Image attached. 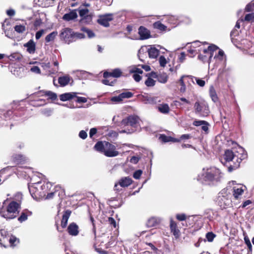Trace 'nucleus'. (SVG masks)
Returning a JSON list of instances; mask_svg holds the SVG:
<instances>
[{"label":"nucleus","instance_id":"39","mask_svg":"<svg viewBox=\"0 0 254 254\" xmlns=\"http://www.w3.org/2000/svg\"><path fill=\"white\" fill-rule=\"evenodd\" d=\"M9 242L11 247H14L19 243V241L15 236H11L9 239Z\"/></svg>","mask_w":254,"mask_h":254},{"label":"nucleus","instance_id":"12","mask_svg":"<svg viewBox=\"0 0 254 254\" xmlns=\"http://www.w3.org/2000/svg\"><path fill=\"white\" fill-rule=\"evenodd\" d=\"M210 47L211 45L209 46L207 48L200 47V49H198L199 53H200V54L198 56V59L200 60H201L202 62L208 61L209 63L213 62L212 57H210V55L208 53H205L203 51L204 50H206V51L209 50V48Z\"/></svg>","mask_w":254,"mask_h":254},{"label":"nucleus","instance_id":"5","mask_svg":"<svg viewBox=\"0 0 254 254\" xmlns=\"http://www.w3.org/2000/svg\"><path fill=\"white\" fill-rule=\"evenodd\" d=\"M194 113L201 117H206L209 114L207 103L203 99H197L193 105Z\"/></svg>","mask_w":254,"mask_h":254},{"label":"nucleus","instance_id":"18","mask_svg":"<svg viewBox=\"0 0 254 254\" xmlns=\"http://www.w3.org/2000/svg\"><path fill=\"white\" fill-rule=\"evenodd\" d=\"M170 227L171 232L176 239H178L180 236V231L177 228L176 223L172 219L170 220Z\"/></svg>","mask_w":254,"mask_h":254},{"label":"nucleus","instance_id":"49","mask_svg":"<svg viewBox=\"0 0 254 254\" xmlns=\"http://www.w3.org/2000/svg\"><path fill=\"white\" fill-rule=\"evenodd\" d=\"M54 65L55 66H57V67L54 69H53L52 70H49V73L50 74H55L58 71V70H59V68H58L59 63H58V62L57 61H55L54 62Z\"/></svg>","mask_w":254,"mask_h":254},{"label":"nucleus","instance_id":"45","mask_svg":"<svg viewBox=\"0 0 254 254\" xmlns=\"http://www.w3.org/2000/svg\"><path fill=\"white\" fill-rule=\"evenodd\" d=\"M254 20V13H249L246 15L244 21L252 22Z\"/></svg>","mask_w":254,"mask_h":254},{"label":"nucleus","instance_id":"36","mask_svg":"<svg viewBox=\"0 0 254 254\" xmlns=\"http://www.w3.org/2000/svg\"><path fill=\"white\" fill-rule=\"evenodd\" d=\"M159 111L163 114H167L169 112L170 108L166 104H161L158 107Z\"/></svg>","mask_w":254,"mask_h":254},{"label":"nucleus","instance_id":"47","mask_svg":"<svg viewBox=\"0 0 254 254\" xmlns=\"http://www.w3.org/2000/svg\"><path fill=\"white\" fill-rule=\"evenodd\" d=\"M147 86H153L155 84V81L151 78H148L145 82Z\"/></svg>","mask_w":254,"mask_h":254},{"label":"nucleus","instance_id":"28","mask_svg":"<svg viewBox=\"0 0 254 254\" xmlns=\"http://www.w3.org/2000/svg\"><path fill=\"white\" fill-rule=\"evenodd\" d=\"M70 211L66 210L63 214L61 221V226L63 228H65L66 226L68 218L70 215Z\"/></svg>","mask_w":254,"mask_h":254},{"label":"nucleus","instance_id":"54","mask_svg":"<svg viewBox=\"0 0 254 254\" xmlns=\"http://www.w3.org/2000/svg\"><path fill=\"white\" fill-rule=\"evenodd\" d=\"M130 72L136 74H142L143 73V71L141 69L135 67H132L130 69Z\"/></svg>","mask_w":254,"mask_h":254},{"label":"nucleus","instance_id":"19","mask_svg":"<svg viewBox=\"0 0 254 254\" xmlns=\"http://www.w3.org/2000/svg\"><path fill=\"white\" fill-rule=\"evenodd\" d=\"M122 74V71L119 68H116L111 72L106 71L103 74V76L105 78L110 77H119Z\"/></svg>","mask_w":254,"mask_h":254},{"label":"nucleus","instance_id":"64","mask_svg":"<svg viewBox=\"0 0 254 254\" xmlns=\"http://www.w3.org/2000/svg\"><path fill=\"white\" fill-rule=\"evenodd\" d=\"M30 70L32 72H34L36 73H40V69L37 66H33L30 69Z\"/></svg>","mask_w":254,"mask_h":254},{"label":"nucleus","instance_id":"41","mask_svg":"<svg viewBox=\"0 0 254 254\" xmlns=\"http://www.w3.org/2000/svg\"><path fill=\"white\" fill-rule=\"evenodd\" d=\"M176 102L178 103V105L181 106H184L185 104L190 105L191 104L190 101L184 97L180 98L179 101H176Z\"/></svg>","mask_w":254,"mask_h":254},{"label":"nucleus","instance_id":"17","mask_svg":"<svg viewBox=\"0 0 254 254\" xmlns=\"http://www.w3.org/2000/svg\"><path fill=\"white\" fill-rule=\"evenodd\" d=\"M138 34L140 36V39L145 40L151 37L149 31L143 26H140L138 29Z\"/></svg>","mask_w":254,"mask_h":254},{"label":"nucleus","instance_id":"31","mask_svg":"<svg viewBox=\"0 0 254 254\" xmlns=\"http://www.w3.org/2000/svg\"><path fill=\"white\" fill-rule=\"evenodd\" d=\"M27 159L22 155H15L13 157V161L17 164H22L26 161Z\"/></svg>","mask_w":254,"mask_h":254},{"label":"nucleus","instance_id":"50","mask_svg":"<svg viewBox=\"0 0 254 254\" xmlns=\"http://www.w3.org/2000/svg\"><path fill=\"white\" fill-rule=\"evenodd\" d=\"M159 62L160 66H162V67H164L167 64L166 59L163 56H161L160 57L159 59Z\"/></svg>","mask_w":254,"mask_h":254},{"label":"nucleus","instance_id":"22","mask_svg":"<svg viewBox=\"0 0 254 254\" xmlns=\"http://www.w3.org/2000/svg\"><path fill=\"white\" fill-rule=\"evenodd\" d=\"M71 79V78L69 75H65L59 78L58 82L61 86L64 87L69 83Z\"/></svg>","mask_w":254,"mask_h":254},{"label":"nucleus","instance_id":"32","mask_svg":"<svg viewBox=\"0 0 254 254\" xmlns=\"http://www.w3.org/2000/svg\"><path fill=\"white\" fill-rule=\"evenodd\" d=\"M158 81L162 83H165L168 81V76L166 73L163 72L159 74L156 76Z\"/></svg>","mask_w":254,"mask_h":254},{"label":"nucleus","instance_id":"57","mask_svg":"<svg viewBox=\"0 0 254 254\" xmlns=\"http://www.w3.org/2000/svg\"><path fill=\"white\" fill-rule=\"evenodd\" d=\"M244 240L246 244L248 246L249 249L250 250H252V246L250 240H249V238L248 237H245Z\"/></svg>","mask_w":254,"mask_h":254},{"label":"nucleus","instance_id":"30","mask_svg":"<svg viewBox=\"0 0 254 254\" xmlns=\"http://www.w3.org/2000/svg\"><path fill=\"white\" fill-rule=\"evenodd\" d=\"M88 12L89 10L87 8L80 9L79 10V15L82 17L81 20H83L84 19H87L90 21L91 20V16L88 15Z\"/></svg>","mask_w":254,"mask_h":254},{"label":"nucleus","instance_id":"40","mask_svg":"<svg viewBox=\"0 0 254 254\" xmlns=\"http://www.w3.org/2000/svg\"><path fill=\"white\" fill-rule=\"evenodd\" d=\"M243 21H244L243 19H240L237 21V22L236 24L235 27V29H234L231 32V36H232V35L235 36V35H237L238 34V32L236 33L237 29H239L240 28V23Z\"/></svg>","mask_w":254,"mask_h":254},{"label":"nucleus","instance_id":"1","mask_svg":"<svg viewBox=\"0 0 254 254\" xmlns=\"http://www.w3.org/2000/svg\"><path fill=\"white\" fill-rule=\"evenodd\" d=\"M222 173L215 167H205L198 175L197 180L202 183L213 185L220 181Z\"/></svg>","mask_w":254,"mask_h":254},{"label":"nucleus","instance_id":"4","mask_svg":"<svg viewBox=\"0 0 254 254\" xmlns=\"http://www.w3.org/2000/svg\"><path fill=\"white\" fill-rule=\"evenodd\" d=\"M231 190L227 187L218 193L217 202L222 208H225L231 205Z\"/></svg>","mask_w":254,"mask_h":254},{"label":"nucleus","instance_id":"34","mask_svg":"<svg viewBox=\"0 0 254 254\" xmlns=\"http://www.w3.org/2000/svg\"><path fill=\"white\" fill-rule=\"evenodd\" d=\"M41 182L40 181V191L43 192V196L45 195V192L48 190V189L50 187L52 186L51 184L50 183H47L46 184H44L43 185H41Z\"/></svg>","mask_w":254,"mask_h":254},{"label":"nucleus","instance_id":"21","mask_svg":"<svg viewBox=\"0 0 254 254\" xmlns=\"http://www.w3.org/2000/svg\"><path fill=\"white\" fill-rule=\"evenodd\" d=\"M76 92H68L62 94L60 95V99L62 101L70 100L76 97Z\"/></svg>","mask_w":254,"mask_h":254},{"label":"nucleus","instance_id":"11","mask_svg":"<svg viewBox=\"0 0 254 254\" xmlns=\"http://www.w3.org/2000/svg\"><path fill=\"white\" fill-rule=\"evenodd\" d=\"M139 119L135 116H130L123 119L121 124L124 126H130L133 127H136L139 123Z\"/></svg>","mask_w":254,"mask_h":254},{"label":"nucleus","instance_id":"35","mask_svg":"<svg viewBox=\"0 0 254 254\" xmlns=\"http://www.w3.org/2000/svg\"><path fill=\"white\" fill-rule=\"evenodd\" d=\"M154 28L157 29L161 31H165L167 30V26L163 24L160 21H157L153 24Z\"/></svg>","mask_w":254,"mask_h":254},{"label":"nucleus","instance_id":"48","mask_svg":"<svg viewBox=\"0 0 254 254\" xmlns=\"http://www.w3.org/2000/svg\"><path fill=\"white\" fill-rule=\"evenodd\" d=\"M192 77L193 78V80H195L197 84L199 86L203 87L205 85V82L204 80L194 76H192Z\"/></svg>","mask_w":254,"mask_h":254},{"label":"nucleus","instance_id":"16","mask_svg":"<svg viewBox=\"0 0 254 254\" xmlns=\"http://www.w3.org/2000/svg\"><path fill=\"white\" fill-rule=\"evenodd\" d=\"M147 53L151 59H156L159 54V50L155 46H147Z\"/></svg>","mask_w":254,"mask_h":254},{"label":"nucleus","instance_id":"38","mask_svg":"<svg viewBox=\"0 0 254 254\" xmlns=\"http://www.w3.org/2000/svg\"><path fill=\"white\" fill-rule=\"evenodd\" d=\"M14 28L15 31L18 33H23L26 30L25 25L23 24L16 25Z\"/></svg>","mask_w":254,"mask_h":254},{"label":"nucleus","instance_id":"46","mask_svg":"<svg viewBox=\"0 0 254 254\" xmlns=\"http://www.w3.org/2000/svg\"><path fill=\"white\" fill-rule=\"evenodd\" d=\"M82 31L85 32L87 34V36L90 38H93L95 36V34L93 31L86 28H82Z\"/></svg>","mask_w":254,"mask_h":254},{"label":"nucleus","instance_id":"44","mask_svg":"<svg viewBox=\"0 0 254 254\" xmlns=\"http://www.w3.org/2000/svg\"><path fill=\"white\" fill-rule=\"evenodd\" d=\"M122 100L125 98H130L133 96V94L129 91H127L125 92H123L120 94Z\"/></svg>","mask_w":254,"mask_h":254},{"label":"nucleus","instance_id":"43","mask_svg":"<svg viewBox=\"0 0 254 254\" xmlns=\"http://www.w3.org/2000/svg\"><path fill=\"white\" fill-rule=\"evenodd\" d=\"M147 52V46H142L138 51V56L140 59L142 58V55Z\"/></svg>","mask_w":254,"mask_h":254},{"label":"nucleus","instance_id":"60","mask_svg":"<svg viewBox=\"0 0 254 254\" xmlns=\"http://www.w3.org/2000/svg\"><path fill=\"white\" fill-rule=\"evenodd\" d=\"M176 218L179 221H184L186 220L187 217L185 214H178L176 215Z\"/></svg>","mask_w":254,"mask_h":254},{"label":"nucleus","instance_id":"25","mask_svg":"<svg viewBox=\"0 0 254 254\" xmlns=\"http://www.w3.org/2000/svg\"><path fill=\"white\" fill-rule=\"evenodd\" d=\"M77 17V14L76 10H73L69 13H65L64 15L63 19L66 21H70L76 18Z\"/></svg>","mask_w":254,"mask_h":254},{"label":"nucleus","instance_id":"37","mask_svg":"<svg viewBox=\"0 0 254 254\" xmlns=\"http://www.w3.org/2000/svg\"><path fill=\"white\" fill-rule=\"evenodd\" d=\"M209 94L212 101L216 102L218 100V97L215 90L213 86H211L209 89Z\"/></svg>","mask_w":254,"mask_h":254},{"label":"nucleus","instance_id":"10","mask_svg":"<svg viewBox=\"0 0 254 254\" xmlns=\"http://www.w3.org/2000/svg\"><path fill=\"white\" fill-rule=\"evenodd\" d=\"M105 149L104 150V155L109 157H113L118 156L119 154V152L116 150L117 147L115 145L109 143L107 142L105 144Z\"/></svg>","mask_w":254,"mask_h":254},{"label":"nucleus","instance_id":"51","mask_svg":"<svg viewBox=\"0 0 254 254\" xmlns=\"http://www.w3.org/2000/svg\"><path fill=\"white\" fill-rule=\"evenodd\" d=\"M46 32V30L41 29L37 31L35 34V38L36 40H39Z\"/></svg>","mask_w":254,"mask_h":254},{"label":"nucleus","instance_id":"20","mask_svg":"<svg viewBox=\"0 0 254 254\" xmlns=\"http://www.w3.org/2000/svg\"><path fill=\"white\" fill-rule=\"evenodd\" d=\"M67 231L69 235L77 236L79 233L78 226L75 223H71L68 226Z\"/></svg>","mask_w":254,"mask_h":254},{"label":"nucleus","instance_id":"59","mask_svg":"<svg viewBox=\"0 0 254 254\" xmlns=\"http://www.w3.org/2000/svg\"><path fill=\"white\" fill-rule=\"evenodd\" d=\"M27 219V215L24 213H22L20 216L18 218V220L20 222H22Z\"/></svg>","mask_w":254,"mask_h":254},{"label":"nucleus","instance_id":"29","mask_svg":"<svg viewBox=\"0 0 254 254\" xmlns=\"http://www.w3.org/2000/svg\"><path fill=\"white\" fill-rule=\"evenodd\" d=\"M107 141H98L94 146L95 149L99 152L104 153L105 144H107Z\"/></svg>","mask_w":254,"mask_h":254},{"label":"nucleus","instance_id":"58","mask_svg":"<svg viewBox=\"0 0 254 254\" xmlns=\"http://www.w3.org/2000/svg\"><path fill=\"white\" fill-rule=\"evenodd\" d=\"M76 98H77V100H76V102L77 103H86L87 102V100L86 98L85 97H78V96H76Z\"/></svg>","mask_w":254,"mask_h":254},{"label":"nucleus","instance_id":"14","mask_svg":"<svg viewBox=\"0 0 254 254\" xmlns=\"http://www.w3.org/2000/svg\"><path fill=\"white\" fill-rule=\"evenodd\" d=\"M112 19L113 15L112 14H106L101 16L98 19V22L105 27H108L109 26V22L112 20Z\"/></svg>","mask_w":254,"mask_h":254},{"label":"nucleus","instance_id":"63","mask_svg":"<svg viewBox=\"0 0 254 254\" xmlns=\"http://www.w3.org/2000/svg\"><path fill=\"white\" fill-rule=\"evenodd\" d=\"M254 6H253V2L249 3L247 5L246 7V8H245V10L246 11H252L254 10Z\"/></svg>","mask_w":254,"mask_h":254},{"label":"nucleus","instance_id":"52","mask_svg":"<svg viewBox=\"0 0 254 254\" xmlns=\"http://www.w3.org/2000/svg\"><path fill=\"white\" fill-rule=\"evenodd\" d=\"M215 237V235L212 232H208L206 235V238L207 241L209 242L213 241Z\"/></svg>","mask_w":254,"mask_h":254},{"label":"nucleus","instance_id":"55","mask_svg":"<svg viewBox=\"0 0 254 254\" xmlns=\"http://www.w3.org/2000/svg\"><path fill=\"white\" fill-rule=\"evenodd\" d=\"M142 174V171L141 170H138L134 172L133 177L135 179H139Z\"/></svg>","mask_w":254,"mask_h":254},{"label":"nucleus","instance_id":"56","mask_svg":"<svg viewBox=\"0 0 254 254\" xmlns=\"http://www.w3.org/2000/svg\"><path fill=\"white\" fill-rule=\"evenodd\" d=\"M194 49H200V47H204V45L201 44L199 42L196 41L192 43L191 46Z\"/></svg>","mask_w":254,"mask_h":254},{"label":"nucleus","instance_id":"23","mask_svg":"<svg viewBox=\"0 0 254 254\" xmlns=\"http://www.w3.org/2000/svg\"><path fill=\"white\" fill-rule=\"evenodd\" d=\"M159 139L163 142H178L180 141V139L172 137L171 136H166L165 134H161Z\"/></svg>","mask_w":254,"mask_h":254},{"label":"nucleus","instance_id":"13","mask_svg":"<svg viewBox=\"0 0 254 254\" xmlns=\"http://www.w3.org/2000/svg\"><path fill=\"white\" fill-rule=\"evenodd\" d=\"M132 183V179L128 177H123L121 178L118 183H116L115 185L114 186V189L116 190H119V189L118 188V185H120L121 187L125 188L127 187L129 185H130Z\"/></svg>","mask_w":254,"mask_h":254},{"label":"nucleus","instance_id":"42","mask_svg":"<svg viewBox=\"0 0 254 254\" xmlns=\"http://www.w3.org/2000/svg\"><path fill=\"white\" fill-rule=\"evenodd\" d=\"M45 95L47 96H48L50 99L55 100L57 98V94L50 91H46L45 92Z\"/></svg>","mask_w":254,"mask_h":254},{"label":"nucleus","instance_id":"33","mask_svg":"<svg viewBox=\"0 0 254 254\" xmlns=\"http://www.w3.org/2000/svg\"><path fill=\"white\" fill-rule=\"evenodd\" d=\"M58 35V32L55 31H53L52 33H50L45 37V41L47 43H49L50 42H53L54 41L55 39Z\"/></svg>","mask_w":254,"mask_h":254},{"label":"nucleus","instance_id":"7","mask_svg":"<svg viewBox=\"0 0 254 254\" xmlns=\"http://www.w3.org/2000/svg\"><path fill=\"white\" fill-rule=\"evenodd\" d=\"M233 186H234L232 189L233 195L235 198L239 199L244 191L246 190L247 188L245 186L237 184L235 181L229 182L227 187L230 190V188Z\"/></svg>","mask_w":254,"mask_h":254},{"label":"nucleus","instance_id":"24","mask_svg":"<svg viewBox=\"0 0 254 254\" xmlns=\"http://www.w3.org/2000/svg\"><path fill=\"white\" fill-rule=\"evenodd\" d=\"M140 100L144 104H153L156 102L155 99L148 95H141Z\"/></svg>","mask_w":254,"mask_h":254},{"label":"nucleus","instance_id":"27","mask_svg":"<svg viewBox=\"0 0 254 254\" xmlns=\"http://www.w3.org/2000/svg\"><path fill=\"white\" fill-rule=\"evenodd\" d=\"M160 222V219L157 217H151L149 218L147 222L146 226L148 227H152L156 226L157 224H158Z\"/></svg>","mask_w":254,"mask_h":254},{"label":"nucleus","instance_id":"53","mask_svg":"<svg viewBox=\"0 0 254 254\" xmlns=\"http://www.w3.org/2000/svg\"><path fill=\"white\" fill-rule=\"evenodd\" d=\"M111 101L113 102L118 103H120L121 101H122L123 100H122L121 97L120 96V95H119L117 96H114V97H112L111 99Z\"/></svg>","mask_w":254,"mask_h":254},{"label":"nucleus","instance_id":"9","mask_svg":"<svg viewBox=\"0 0 254 254\" xmlns=\"http://www.w3.org/2000/svg\"><path fill=\"white\" fill-rule=\"evenodd\" d=\"M73 34V32L71 29L64 28L61 30L60 34V37L61 39L64 40L65 43L69 44L72 41Z\"/></svg>","mask_w":254,"mask_h":254},{"label":"nucleus","instance_id":"6","mask_svg":"<svg viewBox=\"0 0 254 254\" xmlns=\"http://www.w3.org/2000/svg\"><path fill=\"white\" fill-rule=\"evenodd\" d=\"M209 49V50L207 51L204 50V52L208 53L210 57L214 56L213 60H215L216 62L220 63L225 61V58L223 51L219 50L218 48L214 45H211Z\"/></svg>","mask_w":254,"mask_h":254},{"label":"nucleus","instance_id":"61","mask_svg":"<svg viewBox=\"0 0 254 254\" xmlns=\"http://www.w3.org/2000/svg\"><path fill=\"white\" fill-rule=\"evenodd\" d=\"M73 37H75L77 38H78V39H83V38H84L85 36L84 34L83 33H78V32H76V33H75L73 34Z\"/></svg>","mask_w":254,"mask_h":254},{"label":"nucleus","instance_id":"15","mask_svg":"<svg viewBox=\"0 0 254 254\" xmlns=\"http://www.w3.org/2000/svg\"><path fill=\"white\" fill-rule=\"evenodd\" d=\"M187 79H190L192 81V83H194L193 82V78L192 76L191 75H183L181 78L180 79L179 82L181 85V88L180 89V92L182 93H185L186 91V81Z\"/></svg>","mask_w":254,"mask_h":254},{"label":"nucleus","instance_id":"2","mask_svg":"<svg viewBox=\"0 0 254 254\" xmlns=\"http://www.w3.org/2000/svg\"><path fill=\"white\" fill-rule=\"evenodd\" d=\"M247 157V153L245 150L241 147L237 148V151H233L231 150H227L225 151L223 157L221 159L222 163L225 164L230 161H235L233 166L231 165L228 168L229 172H231L234 169L239 167L241 161Z\"/></svg>","mask_w":254,"mask_h":254},{"label":"nucleus","instance_id":"8","mask_svg":"<svg viewBox=\"0 0 254 254\" xmlns=\"http://www.w3.org/2000/svg\"><path fill=\"white\" fill-rule=\"evenodd\" d=\"M40 181L32 183L29 185V192L34 199H37L43 196V192L40 191Z\"/></svg>","mask_w":254,"mask_h":254},{"label":"nucleus","instance_id":"62","mask_svg":"<svg viewBox=\"0 0 254 254\" xmlns=\"http://www.w3.org/2000/svg\"><path fill=\"white\" fill-rule=\"evenodd\" d=\"M188 52L190 54V57H192V55L196 54V53H198L199 51L198 50V49H194L191 46L190 49L188 50Z\"/></svg>","mask_w":254,"mask_h":254},{"label":"nucleus","instance_id":"3","mask_svg":"<svg viewBox=\"0 0 254 254\" xmlns=\"http://www.w3.org/2000/svg\"><path fill=\"white\" fill-rule=\"evenodd\" d=\"M8 199L4 200L0 208V215L6 219L15 218L18 215L20 209L19 201H11L7 204Z\"/></svg>","mask_w":254,"mask_h":254},{"label":"nucleus","instance_id":"26","mask_svg":"<svg viewBox=\"0 0 254 254\" xmlns=\"http://www.w3.org/2000/svg\"><path fill=\"white\" fill-rule=\"evenodd\" d=\"M24 46L27 48V51L30 54H33L35 51V43L32 40H30L27 43L25 44Z\"/></svg>","mask_w":254,"mask_h":254}]
</instances>
